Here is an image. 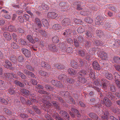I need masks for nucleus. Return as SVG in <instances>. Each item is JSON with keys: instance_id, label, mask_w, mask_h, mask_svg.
Wrapping results in <instances>:
<instances>
[{"instance_id": "f257e3e1", "label": "nucleus", "mask_w": 120, "mask_h": 120, "mask_svg": "<svg viewBox=\"0 0 120 120\" xmlns=\"http://www.w3.org/2000/svg\"><path fill=\"white\" fill-rule=\"evenodd\" d=\"M89 75L88 72H87L85 70H83L79 71L78 74V79L79 81L82 83L86 82L87 80L83 76Z\"/></svg>"}, {"instance_id": "f03ea898", "label": "nucleus", "mask_w": 120, "mask_h": 120, "mask_svg": "<svg viewBox=\"0 0 120 120\" xmlns=\"http://www.w3.org/2000/svg\"><path fill=\"white\" fill-rule=\"evenodd\" d=\"M98 50V52H97L98 54L100 56V57L102 60H106L107 58V54L104 52L103 51L102 49H96Z\"/></svg>"}, {"instance_id": "7ed1b4c3", "label": "nucleus", "mask_w": 120, "mask_h": 120, "mask_svg": "<svg viewBox=\"0 0 120 120\" xmlns=\"http://www.w3.org/2000/svg\"><path fill=\"white\" fill-rule=\"evenodd\" d=\"M78 54L79 55L82 57L85 56L86 60H89L90 59V56L89 55L86 53L85 50H79L78 52Z\"/></svg>"}, {"instance_id": "20e7f679", "label": "nucleus", "mask_w": 120, "mask_h": 120, "mask_svg": "<svg viewBox=\"0 0 120 120\" xmlns=\"http://www.w3.org/2000/svg\"><path fill=\"white\" fill-rule=\"evenodd\" d=\"M71 110L74 113L73 114L72 112H70V114L72 117L73 118L75 117L74 114L76 116L79 117H81V115L79 113L77 109L74 108L72 107L71 108Z\"/></svg>"}, {"instance_id": "39448f33", "label": "nucleus", "mask_w": 120, "mask_h": 120, "mask_svg": "<svg viewBox=\"0 0 120 120\" xmlns=\"http://www.w3.org/2000/svg\"><path fill=\"white\" fill-rule=\"evenodd\" d=\"M62 24L64 26L67 27L68 26L71 25L70 19L68 18H65L64 19L62 22Z\"/></svg>"}, {"instance_id": "423d86ee", "label": "nucleus", "mask_w": 120, "mask_h": 120, "mask_svg": "<svg viewBox=\"0 0 120 120\" xmlns=\"http://www.w3.org/2000/svg\"><path fill=\"white\" fill-rule=\"evenodd\" d=\"M4 63L6 64L4 65V67L10 70H12L14 69L11 66L12 64L10 61L7 59H5Z\"/></svg>"}, {"instance_id": "0eeeda50", "label": "nucleus", "mask_w": 120, "mask_h": 120, "mask_svg": "<svg viewBox=\"0 0 120 120\" xmlns=\"http://www.w3.org/2000/svg\"><path fill=\"white\" fill-rule=\"evenodd\" d=\"M102 88L105 89L107 88V86L109 84V82L105 79H102L101 80Z\"/></svg>"}, {"instance_id": "6e6552de", "label": "nucleus", "mask_w": 120, "mask_h": 120, "mask_svg": "<svg viewBox=\"0 0 120 120\" xmlns=\"http://www.w3.org/2000/svg\"><path fill=\"white\" fill-rule=\"evenodd\" d=\"M103 102L104 104L108 107H110L112 104V103L111 101L106 97L103 99Z\"/></svg>"}, {"instance_id": "1a4fd4ad", "label": "nucleus", "mask_w": 120, "mask_h": 120, "mask_svg": "<svg viewBox=\"0 0 120 120\" xmlns=\"http://www.w3.org/2000/svg\"><path fill=\"white\" fill-rule=\"evenodd\" d=\"M33 29L34 30H37L35 31L37 32H39L40 34L42 35L43 36L45 37H47L48 36L47 33L44 30H39V29L38 28H36V27H33Z\"/></svg>"}, {"instance_id": "9d476101", "label": "nucleus", "mask_w": 120, "mask_h": 120, "mask_svg": "<svg viewBox=\"0 0 120 120\" xmlns=\"http://www.w3.org/2000/svg\"><path fill=\"white\" fill-rule=\"evenodd\" d=\"M60 114L63 116L64 118L69 120L70 119V116L68 113L66 111L61 110L60 112Z\"/></svg>"}, {"instance_id": "9b49d317", "label": "nucleus", "mask_w": 120, "mask_h": 120, "mask_svg": "<svg viewBox=\"0 0 120 120\" xmlns=\"http://www.w3.org/2000/svg\"><path fill=\"white\" fill-rule=\"evenodd\" d=\"M22 53L27 57H29L30 56V51L26 49L22 48Z\"/></svg>"}, {"instance_id": "f8f14e48", "label": "nucleus", "mask_w": 120, "mask_h": 120, "mask_svg": "<svg viewBox=\"0 0 120 120\" xmlns=\"http://www.w3.org/2000/svg\"><path fill=\"white\" fill-rule=\"evenodd\" d=\"M89 30L86 31V37L89 39L91 38L92 37V29L91 27L89 28Z\"/></svg>"}, {"instance_id": "ddd939ff", "label": "nucleus", "mask_w": 120, "mask_h": 120, "mask_svg": "<svg viewBox=\"0 0 120 120\" xmlns=\"http://www.w3.org/2000/svg\"><path fill=\"white\" fill-rule=\"evenodd\" d=\"M92 65L94 69H95L99 70L101 69L100 66L96 61L93 62L92 64Z\"/></svg>"}, {"instance_id": "4468645a", "label": "nucleus", "mask_w": 120, "mask_h": 120, "mask_svg": "<svg viewBox=\"0 0 120 120\" xmlns=\"http://www.w3.org/2000/svg\"><path fill=\"white\" fill-rule=\"evenodd\" d=\"M104 76L106 78L110 80L112 79L113 77L112 75L107 71L105 72Z\"/></svg>"}, {"instance_id": "2eb2a0df", "label": "nucleus", "mask_w": 120, "mask_h": 120, "mask_svg": "<svg viewBox=\"0 0 120 120\" xmlns=\"http://www.w3.org/2000/svg\"><path fill=\"white\" fill-rule=\"evenodd\" d=\"M73 31V30L71 29H67L65 30V31L63 33V35L66 37H68L70 36V35L72 33Z\"/></svg>"}, {"instance_id": "dca6fc26", "label": "nucleus", "mask_w": 120, "mask_h": 120, "mask_svg": "<svg viewBox=\"0 0 120 120\" xmlns=\"http://www.w3.org/2000/svg\"><path fill=\"white\" fill-rule=\"evenodd\" d=\"M54 67L56 68L61 70L65 68V67L64 65L59 63L54 64Z\"/></svg>"}, {"instance_id": "f3484780", "label": "nucleus", "mask_w": 120, "mask_h": 120, "mask_svg": "<svg viewBox=\"0 0 120 120\" xmlns=\"http://www.w3.org/2000/svg\"><path fill=\"white\" fill-rule=\"evenodd\" d=\"M39 45L41 48L44 49H47V44L44 41H41Z\"/></svg>"}, {"instance_id": "a211bd4d", "label": "nucleus", "mask_w": 120, "mask_h": 120, "mask_svg": "<svg viewBox=\"0 0 120 120\" xmlns=\"http://www.w3.org/2000/svg\"><path fill=\"white\" fill-rule=\"evenodd\" d=\"M57 16V14L53 12H49L48 14V17L52 18H55Z\"/></svg>"}, {"instance_id": "6ab92c4d", "label": "nucleus", "mask_w": 120, "mask_h": 120, "mask_svg": "<svg viewBox=\"0 0 120 120\" xmlns=\"http://www.w3.org/2000/svg\"><path fill=\"white\" fill-rule=\"evenodd\" d=\"M48 46L49 49L52 51L55 52L57 51L56 48L54 45H52L50 44L48 45Z\"/></svg>"}, {"instance_id": "aec40b11", "label": "nucleus", "mask_w": 120, "mask_h": 120, "mask_svg": "<svg viewBox=\"0 0 120 120\" xmlns=\"http://www.w3.org/2000/svg\"><path fill=\"white\" fill-rule=\"evenodd\" d=\"M107 98L111 99L112 100L114 101L115 99V97L113 93L111 92L107 93L106 94Z\"/></svg>"}, {"instance_id": "412c9836", "label": "nucleus", "mask_w": 120, "mask_h": 120, "mask_svg": "<svg viewBox=\"0 0 120 120\" xmlns=\"http://www.w3.org/2000/svg\"><path fill=\"white\" fill-rule=\"evenodd\" d=\"M39 73L40 75L42 76L46 77H48L50 75L49 74L42 70L40 71H39Z\"/></svg>"}, {"instance_id": "4be33fe9", "label": "nucleus", "mask_w": 120, "mask_h": 120, "mask_svg": "<svg viewBox=\"0 0 120 120\" xmlns=\"http://www.w3.org/2000/svg\"><path fill=\"white\" fill-rule=\"evenodd\" d=\"M54 113L52 114V116L56 120H64L60 117H59L58 114L56 112H54Z\"/></svg>"}, {"instance_id": "5701e85b", "label": "nucleus", "mask_w": 120, "mask_h": 120, "mask_svg": "<svg viewBox=\"0 0 120 120\" xmlns=\"http://www.w3.org/2000/svg\"><path fill=\"white\" fill-rule=\"evenodd\" d=\"M34 22L36 23L37 26L38 27V28H40L42 26L41 22L40 19L37 18H36L34 20ZM35 27H36L35 26ZM38 28V27H36Z\"/></svg>"}, {"instance_id": "b1692460", "label": "nucleus", "mask_w": 120, "mask_h": 120, "mask_svg": "<svg viewBox=\"0 0 120 120\" xmlns=\"http://www.w3.org/2000/svg\"><path fill=\"white\" fill-rule=\"evenodd\" d=\"M98 49V48H96L95 49L92 48L89 49V52L90 54L92 55H94L96 54H97V52H98V50L96 49Z\"/></svg>"}, {"instance_id": "393cba45", "label": "nucleus", "mask_w": 120, "mask_h": 120, "mask_svg": "<svg viewBox=\"0 0 120 120\" xmlns=\"http://www.w3.org/2000/svg\"><path fill=\"white\" fill-rule=\"evenodd\" d=\"M59 5L60 6L63 7V8L64 9L67 8L69 6L67 3L64 2H61Z\"/></svg>"}, {"instance_id": "a878e982", "label": "nucleus", "mask_w": 120, "mask_h": 120, "mask_svg": "<svg viewBox=\"0 0 120 120\" xmlns=\"http://www.w3.org/2000/svg\"><path fill=\"white\" fill-rule=\"evenodd\" d=\"M89 116L90 117L93 119L97 120L98 119V116L94 113H90L89 114Z\"/></svg>"}, {"instance_id": "bb28decb", "label": "nucleus", "mask_w": 120, "mask_h": 120, "mask_svg": "<svg viewBox=\"0 0 120 120\" xmlns=\"http://www.w3.org/2000/svg\"><path fill=\"white\" fill-rule=\"evenodd\" d=\"M85 21L87 23L91 24L93 22V19L91 18L87 17L84 19Z\"/></svg>"}, {"instance_id": "cd10ccee", "label": "nucleus", "mask_w": 120, "mask_h": 120, "mask_svg": "<svg viewBox=\"0 0 120 120\" xmlns=\"http://www.w3.org/2000/svg\"><path fill=\"white\" fill-rule=\"evenodd\" d=\"M42 22L43 25L44 27L45 28L47 29L49 26L48 22L45 19H43L42 20Z\"/></svg>"}, {"instance_id": "c85d7f7f", "label": "nucleus", "mask_w": 120, "mask_h": 120, "mask_svg": "<svg viewBox=\"0 0 120 120\" xmlns=\"http://www.w3.org/2000/svg\"><path fill=\"white\" fill-rule=\"evenodd\" d=\"M109 112L108 111H106L104 112L101 118L105 119L108 120L109 118Z\"/></svg>"}, {"instance_id": "c756f323", "label": "nucleus", "mask_w": 120, "mask_h": 120, "mask_svg": "<svg viewBox=\"0 0 120 120\" xmlns=\"http://www.w3.org/2000/svg\"><path fill=\"white\" fill-rule=\"evenodd\" d=\"M3 35L7 40L9 41L11 39V36L8 33L4 32L3 34Z\"/></svg>"}, {"instance_id": "7c9ffc66", "label": "nucleus", "mask_w": 120, "mask_h": 120, "mask_svg": "<svg viewBox=\"0 0 120 120\" xmlns=\"http://www.w3.org/2000/svg\"><path fill=\"white\" fill-rule=\"evenodd\" d=\"M24 73L26 75H28L29 77L30 76L32 77H35V75L33 73L31 72H30L27 70H24Z\"/></svg>"}, {"instance_id": "2f4dec72", "label": "nucleus", "mask_w": 120, "mask_h": 120, "mask_svg": "<svg viewBox=\"0 0 120 120\" xmlns=\"http://www.w3.org/2000/svg\"><path fill=\"white\" fill-rule=\"evenodd\" d=\"M68 72L71 75H75L76 74H77V75L78 74L77 71L72 68H69L68 70Z\"/></svg>"}, {"instance_id": "473e14b6", "label": "nucleus", "mask_w": 120, "mask_h": 120, "mask_svg": "<svg viewBox=\"0 0 120 120\" xmlns=\"http://www.w3.org/2000/svg\"><path fill=\"white\" fill-rule=\"evenodd\" d=\"M51 103H52L53 105L55 108H56L57 110H60V108L59 106L58 103L56 101H53L51 102Z\"/></svg>"}, {"instance_id": "72a5a7b5", "label": "nucleus", "mask_w": 120, "mask_h": 120, "mask_svg": "<svg viewBox=\"0 0 120 120\" xmlns=\"http://www.w3.org/2000/svg\"><path fill=\"white\" fill-rule=\"evenodd\" d=\"M51 103H52L53 105L55 108H56L57 110H60V108L59 106L58 103L56 101H53L51 102Z\"/></svg>"}, {"instance_id": "f704fd0d", "label": "nucleus", "mask_w": 120, "mask_h": 120, "mask_svg": "<svg viewBox=\"0 0 120 120\" xmlns=\"http://www.w3.org/2000/svg\"><path fill=\"white\" fill-rule=\"evenodd\" d=\"M71 66L73 68H78V66H81L80 65H78L77 63L75 61L73 60L71 61Z\"/></svg>"}, {"instance_id": "c9c22d12", "label": "nucleus", "mask_w": 120, "mask_h": 120, "mask_svg": "<svg viewBox=\"0 0 120 120\" xmlns=\"http://www.w3.org/2000/svg\"><path fill=\"white\" fill-rule=\"evenodd\" d=\"M106 28H110L112 27V25L109 22L105 21L104 25L103 26Z\"/></svg>"}, {"instance_id": "e433bc0d", "label": "nucleus", "mask_w": 120, "mask_h": 120, "mask_svg": "<svg viewBox=\"0 0 120 120\" xmlns=\"http://www.w3.org/2000/svg\"><path fill=\"white\" fill-rule=\"evenodd\" d=\"M35 95V94H30L29 95L30 99L31 101L34 102H37V100L34 99Z\"/></svg>"}, {"instance_id": "4c0bfd02", "label": "nucleus", "mask_w": 120, "mask_h": 120, "mask_svg": "<svg viewBox=\"0 0 120 120\" xmlns=\"http://www.w3.org/2000/svg\"><path fill=\"white\" fill-rule=\"evenodd\" d=\"M8 30L10 31H16L17 30L16 28L14 26L10 25L8 28Z\"/></svg>"}, {"instance_id": "58836bf2", "label": "nucleus", "mask_w": 120, "mask_h": 120, "mask_svg": "<svg viewBox=\"0 0 120 120\" xmlns=\"http://www.w3.org/2000/svg\"><path fill=\"white\" fill-rule=\"evenodd\" d=\"M21 91L22 93L23 94L26 95H28L29 94L30 91H29L25 89H22Z\"/></svg>"}, {"instance_id": "ea45409f", "label": "nucleus", "mask_w": 120, "mask_h": 120, "mask_svg": "<svg viewBox=\"0 0 120 120\" xmlns=\"http://www.w3.org/2000/svg\"><path fill=\"white\" fill-rule=\"evenodd\" d=\"M52 28L55 30H59L61 29V26L59 24H55L53 26Z\"/></svg>"}, {"instance_id": "a19ab883", "label": "nucleus", "mask_w": 120, "mask_h": 120, "mask_svg": "<svg viewBox=\"0 0 120 120\" xmlns=\"http://www.w3.org/2000/svg\"><path fill=\"white\" fill-rule=\"evenodd\" d=\"M94 43L96 46H99L103 45V43L102 41L97 40L95 41Z\"/></svg>"}, {"instance_id": "79ce46f5", "label": "nucleus", "mask_w": 120, "mask_h": 120, "mask_svg": "<svg viewBox=\"0 0 120 120\" xmlns=\"http://www.w3.org/2000/svg\"><path fill=\"white\" fill-rule=\"evenodd\" d=\"M14 83L17 85L21 87H24V84L20 82L19 81L17 80H15L14 82Z\"/></svg>"}, {"instance_id": "37998d69", "label": "nucleus", "mask_w": 120, "mask_h": 120, "mask_svg": "<svg viewBox=\"0 0 120 120\" xmlns=\"http://www.w3.org/2000/svg\"><path fill=\"white\" fill-rule=\"evenodd\" d=\"M52 40L53 43H57L59 41V38L57 36H55L52 38Z\"/></svg>"}, {"instance_id": "c03bdc74", "label": "nucleus", "mask_w": 120, "mask_h": 120, "mask_svg": "<svg viewBox=\"0 0 120 120\" xmlns=\"http://www.w3.org/2000/svg\"><path fill=\"white\" fill-rule=\"evenodd\" d=\"M67 76L63 74H61L58 77V79L60 80L64 79L66 78Z\"/></svg>"}, {"instance_id": "a18cd8bd", "label": "nucleus", "mask_w": 120, "mask_h": 120, "mask_svg": "<svg viewBox=\"0 0 120 120\" xmlns=\"http://www.w3.org/2000/svg\"><path fill=\"white\" fill-rule=\"evenodd\" d=\"M10 60L14 63H15L17 60L16 58L14 56L12 55L11 56L10 58Z\"/></svg>"}, {"instance_id": "49530a36", "label": "nucleus", "mask_w": 120, "mask_h": 120, "mask_svg": "<svg viewBox=\"0 0 120 120\" xmlns=\"http://www.w3.org/2000/svg\"><path fill=\"white\" fill-rule=\"evenodd\" d=\"M60 47L61 49H65L66 47V44L65 42H62L59 44Z\"/></svg>"}, {"instance_id": "de8ad7c7", "label": "nucleus", "mask_w": 120, "mask_h": 120, "mask_svg": "<svg viewBox=\"0 0 120 120\" xmlns=\"http://www.w3.org/2000/svg\"><path fill=\"white\" fill-rule=\"evenodd\" d=\"M4 111L8 115H11L12 114V112L7 108H4Z\"/></svg>"}, {"instance_id": "09e8293b", "label": "nucleus", "mask_w": 120, "mask_h": 120, "mask_svg": "<svg viewBox=\"0 0 120 120\" xmlns=\"http://www.w3.org/2000/svg\"><path fill=\"white\" fill-rule=\"evenodd\" d=\"M77 40L80 43L82 42L85 41L84 38L81 36H78L77 38Z\"/></svg>"}, {"instance_id": "8fccbe9b", "label": "nucleus", "mask_w": 120, "mask_h": 120, "mask_svg": "<svg viewBox=\"0 0 120 120\" xmlns=\"http://www.w3.org/2000/svg\"><path fill=\"white\" fill-rule=\"evenodd\" d=\"M96 34L99 37H101L103 34L102 32L100 30H97L96 31Z\"/></svg>"}, {"instance_id": "3c124183", "label": "nucleus", "mask_w": 120, "mask_h": 120, "mask_svg": "<svg viewBox=\"0 0 120 120\" xmlns=\"http://www.w3.org/2000/svg\"><path fill=\"white\" fill-rule=\"evenodd\" d=\"M113 60L116 63L120 64V58L118 56H114Z\"/></svg>"}, {"instance_id": "603ef678", "label": "nucleus", "mask_w": 120, "mask_h": 120, "mask_svg": "<svg viewBox=\"0 0 120 120\" xmlns=\"http://www.w3.org/2000/svg\"><path fill=\"white\" fill-rule=\"evenodd\" d=\"M66 79V82L70 84H73L75 82V80L73 79L68 78Z\"/></svg>"}, {"instance_id": "864d4df0", "label": "nucleus", "mask_w": 120, "mask_h": 120, "mask_svg": "<svg viewBox=\"0 0 120 120\" xmlns=\"http://www.w3.org/2000/svg\"><path fill=\"white\" fill-rule=\"evenodd\" d=\"M27 38L28 40L30 42L33 43L34 42V40L32 36L28 35L27 36Z\"/></svg>"}, {"instance_id": "5fc2aeb1", "label": "nucleus", "mask_w": 120, "mask_h": 120, "mask_svg": "<svg viewBox=\"0 0 120 120\" xmlns=\"http://www.w3.org/2000/svg\"><path fill=\"white\" fill-rule=\"evenodd\" d=\"M110 90L112 92H115L116 91V88L113 84H112L110 86Z\"/></svg>"}, {"instance_id": "6e6d98bb", "label": "nucleus", "mask_w": 120, "mask_h": 120, "mask_svg": "<svg viewBox=\"0 0 120 120\" xmlns=\"http://www.w3.org/2000/svg\"><path fill=\"white\" fill-rule=\"evenodd\" d=\"M18 42L20 44L22 45H25L26 44V41L22 39H19L18 41Z\"/></svg>"}, {"instance_id": "4d7b16f0", "label": "nucleus", "mask_w": 120, "mask_h": 120, "mask_svg": "<svg viewBox=\"0 0 120 120\" xmlns=\"http://www.w3.org/2000/svg\"><path fill=\"white\" fill-rule=\"evenodd\" d=\"M89 12L87 11H82L80 12V14L82 15L87 16L89 15Z\"/></svg>"}, {"instance_id": "13d9d810", "label": "nucleus", "mask_w": 120, "mask_h": 120, "mask_svg": "<svg viewBox=\"0 0 120 120\" xmlns=\"http://www.w3.org/2000/svg\"><path fill=\"white\" fill-rule=\"evenodd\" d=\"M11 45L12 47L14 49H16L18 48L19 47V46L17 44L14 42L12 43Z\"/></svg>"}, {"instance_id": "bf43d9fd", "label": "nucleus", "mask_w": 120, "mask_h": 120, "mask_svg": "<svg viewBox=\"0 0 120 120\" xmlns=\"http://www.w3.org/2000/svg\"><path fill=\"white\" fill-rule=\"evenodd\" d=\"M26 67L27 69L30 71H34V69L32 67L30 66V64L29 63L28 64L26 65Z\"/></svg>"}, {"instance_id": "052dcab7", "label": "nucleus", "mask_w": 120, "mask_h": 120, "mask_svg": "<svg viewBox=\"0 0 120 120\" xmlns=\"http://www.w3.org/2000/svg\"><path fill=\"white\" fill-rule=\"evenodd\" d=\"M0 101L4 103L5 105H7L8 104V103L7 101L2 97L0 98Z\"/></svg>"}, {"instance_id": "680f3d73", "label": "nucleus", "mask_w": 120, "mask_h": 120, "mask_svg": "<svg viewBox=\"0 0 120 120\" xmlns=\"http://www.w3.org/2000/svg\"><path fill=\"white\" fill-rule=\"evenodd\" d=\"M85 46L86 49H88L91 46L90 43L87 41H85Z\"/></svg>"}, {"instance_id": "e2e57ef3", "label": "nucleus", "mask_w": 120, "mask_h": 120, "mask_svg": "<svg viewBox=\"0 0 120 120\" xmlns=\"http://www.w3.org/2000/svg\"><path fill=\"white\" fill-rule=\"evenodd\" d=\"M74 44L75 47H78L79 46V44L77 39L75 38L74 39Z\"/></svg>"}, {"instance_id": "0e129e2a", "label": "nucleus", "mask_w": 120, "mask_h": 120, "mask_svg": "<svg viewBox=\"0 0 120 120\" xmlns=\"http://www.w3.org/2000/svg\"><path fill=\"white\" fill-rule=\"evenodd\" d=\"M52 104L51 103V102H50L49 101H47L46 104L44 105L46 107H49L52 105Z\"/></svg>"}, {"instance_id": "69168bd1", "label": "nucleus", "mask_w": 120, "mask_h": 120, "mask_svg": "<svg viewBox=\"0 0 120 120\" xmlns=\"http://www.w3.org/2000/svg\"><path fill=\"white\" fill-rule=\"evenodd\" d=\"M90 7L93 11H96L99 9L98 8H97L96 6L92 5H91Z\"/></svg>"}, {"instance_id": "338daca9", "label": "nucleus", "mask_w": 120, "mask_h": 120, "mask_svg": "<svg viewBox=\"0 0 120 120\" xmlns=\"http://www.w3.org/2000/svg\"><path fill=\"white\" fill-rule=\"evenodd\" d=\"M113 75L116 80H118V79L120 78V75L117 73H114Z\"/></svg>"}, {"instance_id": "774afa93", "label": "nucleus", "mask_w": 120, "mask_h": 120, "mask_svg": "<svg viewBox=\"0 0 120 120\" xmlns=\"http://www.w3.org/2000/svg\"><path fill=\"white\" fill-rule=\"evenodd\" d=\"M56 86L59 88L61 87H63V85L59 81H57L56 83Z\"/></svg>"}]
</instances>
